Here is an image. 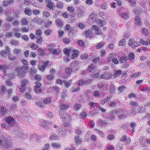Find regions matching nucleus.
<instances>
[{"label":"nucleus","instance_id":"f257e3e1","mask_svg":"<svg viewBox=\"0 0 150 150\" xmlns=\"http://www.w3.org/2000/svg\"><path fill=\"white\" fill-rule=\"evenodd\" d=\"M3 138L4 139L2 144L4 148L5 149L10 148L11 145V142L10 139V137L6 135Z\"/></svg>","mask_w":150,"mask_h":150},{"label":"nucleus","instance_id":"f03ea898","mask_svg":"<svg viewBox=\"0 0 150 150\" xmlns=\"http://www.w3.org/2000/svg\"><path fill=\"white\" fill-rule=\"evenodd\" d=\"M60 118L62 119L64 122H68L70 121V115L69 113L63 112H59Z\"/></svg>","mask_w":150,"mask_h":150},{"label":"nucleus","instance_id":"7ed1b4c3","mask_svg":"<svg viewBox=\"0 0 150 150\" xmlns=\"http://www.w3.org/2000/svg\"><path fill=\"white\" fill-rule=\"evenodd\" d=\"M28 69V67L27 66L25 68L23 67H19L16 68V70L17 71L16 72L18 73V75L20 77H23L24 76L25 69Z\"/></svg>","mask_w":150,"mask_h":150},{"label":"nucleus","instance_id":"20e7f679","mask_svg":"<svg viewBox=\"0 0 150 150\" xmlns=\"http://www.w3.org/2000/svg\"><path fill=\"white\" fill-rule=\"evenodd\" d=\"M4 120L8 124L11 126H13L15 123V119L12 117L8 116L4 118Z\"/></svg>","mask_w":150,"mask_h":150},{"label":"nucleus","instance_id":"39448f33","mask_svg":"<svg viewBox=\"0 0 150 150\" xmlns=\"http://www.w3.org/2000/svg\"><path fill=\"white\" fill-rule=\"evenodd\" d=\"M139 42L138 41H135L134 40L130 38L128 42L129 45L130 46H133V47H137L139 45H142L140 44V41Z\"/></svg>","mask_w":150,"mask_h":150},{"label":"nucleus","instance_id":"423d86ee","mask_svg":"<svg viewBox=\"0 0 150 150\" xmlns=\"http://www.w3.org/2000/svg\"><path fill=\"white\" fill-rule=\"evenodd\" d=\"M35 86L34 87V90L35 92L40 93L42 92L41 87L42 86L41 83L39 81L35 83Z\"/></svg>","mask_w":150,"mask_h":150},{"label":"nucleus","instance_id":"0eeeda50","mask_svg":"<svg viewBox=\"0 0 150 150\" xmlns=\"http://www.w3.org/2000/svg\"><path fill=\"white\" fill-rule=\"evenodd\" d=\"M50 123L44 120L43 122H42L41 123H40V125L41 127H42L47 129H50L49 126H50Z\"/></svg>","mask_w":150,"mask_h":150},{"label":"nucleus","instance_id":"6e6552de","mask_svg":"<svg viewBox=\"0 0 150 150\" xmlns=\"http://www.w3.org/2000/svg\"><path fill=\"white\" fill-rule=\"evenodd\" d=\"M9 48L8 46H6L5 50L1 51L0 52V54L4 57H6V54H8L10 52Z\"/></svg>","mask_w":150,"mask_h":150},{"label":"nucleus","instance_id":"1a4fd4ad","mask_svg":"<svg viewBox=\"0 0 150 150\" xmlns=\"http://www.w3.org/2000/svg\"><path fill=\"white\" fill-rule=\"evenodd\" d=\"M21 82L22 83L21 86L23 88L21 89L20 91L21 92H23L26 89V85L28 84V81L25 79H24Z\"/></svg>","mask_w":150,"mask_h":150},{"label":"nucleus","instance_id":"9d476101","mask_svg":"<svg viewBox=\"0 0 150 150\" xmlns=\"http://www.w3.org/2000/svg\"><path fill=\"white\" fill-rule=\"evenodd\" d=\"M59 107L60 109L59 110V112H64L63 110L67 109L69 107V105L67 104L61 103H60Z\"/></svg>","mask_w":150,"mask_h":150},{"label":"nucleus","instance_id":"9b49d317","mask_svg":"<svg viewBox=\"0 0 150 150\" xmlns=\"http://www.w3.org/2000/svg\"><path fill=\"white\" fill-rule=\"evenodd\" d=\"M86 36L87 38H91L93 36V31L92 30H88L85 32Z\"/></svg>","mask_w":150,"mask_h":150},{"label":"nucleus","instance_id":"f8f14e48","mask_svg":"<svg viewBox=\"0 0 150 150\" xmlns=\"http://www.w3.org/2000/svg\"><path fill=\"white\" fill-rule=\"evenodd\" d=\"M111 76L110 73H105L101 75L100 78L102 79H109L111 78Z\"/></svg>","mask_w":150,"mask_h":150},{"label":"nucleus","instance_id":"ddd939ff","mask_svg":"<svg viewBox=\"0 0 150 150\" xmlns=\"http://www.w3.org/2000/svg\"><path fill=\"white\" fill-rule=\"evenodd\" d=\"M77 13V16L79 18H81L84 15V11L81 9H78V10Z\"/></svg>","mask_w":150,"mask_h":150},{"label":"nucleus","instance_id":"4468645a","mask_svg":"<svg viewBox=\"0 0 150 150\" xmlns=\"http://www.w3.org/2000/svg\"><path fill=\"white\" fill-rule=\"evenodd\" d=\"M46 6L51 9H53L55 8L54 4L52 1H49L47 4Z\"/></svg>","mask_w":150,"mask_h":150},{"label":"nucleus","instance_id":"2eb2a0df","mask_svg":"<svg viewBox=\"0 0 150 150\" xmlns=\"http://www.w3.org/2000/svg\"><path fill=\"white\" fill-rule=\"evenodd\" d=\"M49 49L50 52L54 54H57L59 53L60 51L58 49L53 50V48H50Z\"/></svg>","mask_w":150,"mask_h":150},{"label":"nucleus","instance_id":"dca6fc26","mask_svg":"<svg viewBox=\"0 0 150 150\" xmlns=\"http://www.w3.org/2000/svg\"><path fill=\"white\" fill-rule=\"evenodd\" d=\"M58 129V132H62V134L63 136H64L67 134V132L65 130L64 128H62L61 127L59 126Z\"/></svg>","mask_w":150,"mask_h":150},{"label":"nucleus","instance_id":"f3484780","mask_svg":"<svg viewBox=\"0 0 150 150\" xmlns=\"http://www.w3.org/2000/svg\"><path fill=\"white\" fill-rule=\"evenodd\" d=\"M33 22L39 24H42L43 22V21L39 18H35L33 19Z\"/></svg>","mask_w":150,"mask_h":150},{"label":"nucleus","instance_id":"a211bd4d","mask_svg":"<svg viewBox=\"0 0 150 150\" xmlns=\"http://www.w3.org/2000/svg\"><path fill=\"white\" fill-rule=\"evenodd\" d=\"M96 133H98L99 135L102 138L104 137L105 136V134L104 132L99 129H96Z\"/></svg>","mask_w":150,"mask_h":150},{"label":"nucleus","instance_id":"6ab92c4d","mask_svg":"<svg viewBox=\"0 0 150 150\" xmlns=\"http://www.w3.org/2000/svg\"><path fill=\"white\" fill-rule=\"evenodd\" d=\"M140 42L141 44L147 45H150V39H149L146 41H145L143 39H140Z\"/></svg>","mask_w":150,"mask_h":150},{"label":"nucleus","instance_id":"aec40b11","mask_svg":"<svg viewBox=\"0 0 150 150\" xmlns=\"http://www.w3.org/2000/svg\"><path fill=\"white\" fill-rule=\"evenodd\" d=\"M7 109L4 107H2L0 109V111L1 113L3 115H5L6 113L7 112Z\"/></svg>","mask_w":150,"mask_h":150},{"label":"nucleus","instance_id":"412c9836","mask_svg":"<svg viewBox=\"0 0 150 150\" xmlns=\"http://www.w3.org/2000/svg\"><path fill=\"white\" fill-rule=\"evenodd\" d=\"M127 116V115L126 113H124V112H123L118 115V118L120 120H123L125 118H126Z\"/></svg>","mask_w":150,"mask_h":150},{"label":"nucleus","instance_id":"4be33fe9","mask_svg":"<svg viewBox=\"0 0 150 150\" xmlns=\"http://www.w3.org/2000/svg\"><path fill=\"white\" fill-rule=\"evenodd\" d=\"M127 60V58L126 56H122L119 59V62L121 63H125Z\"/></svg>","mask_w":150,"mask_h":150},{"label":"nucleus","instance_id":"5701e85b","mask_svg":"<svg viewBox=\"0 0 150 150\" xmlns=\"http://www.w3.org/2000/svg\"><path fill=\"white\" fill-rule=\"evenodd\" d=\"M141 72H136L132 75V77L133 79H135L137 77L141 76Z\"/></svg>","mask_w":150,"mask_h":150},{"label":"nucleus","instance_id":"b1692460","mask_svg":"<svg viewBox=\"0 0 150 150\" xmlns=\"http://www.w3.org/2000/svg\"><path fill=\"white\" fill-rule=\"evenodd\" d=\"M36 38L37 39L36 41V42L38 44H40L42 43L43 41V40L42 39L43 38L42 36H40V37L36 36Z\"/></svg>","mask_w":150,"mask_h":150},{"label":"nucleus","instance_id":"393cba45","mask_svg":"<svg viewBox=\"0 0 150 150\" xmlns=\"http://www.w3.org/2000/svg\"><path fill=\"white\" fill-rule=\"evenodd\" d=\"M122 74V71L120 70L115 71L114 74V76L115 77L120 76Z\"/></svg>","mask_w":150,"mask_h":150},{"label":"nucleus","instance_id":"a878e982","mask_svg":"<svg viewBox=\"0 0 150 150\" xmlns=\"http://www.w3.org/2000/svg\"><path fill=\"white\" fill-rule=\"evenodd\" d=\"M95 68L94 65L91 64L90 66L88 67L87 71L89 73H90L94 70Z\"/></svg>","mask_w":150,"mask_h":150},{"label":"nucleus","instance_id":"bb28decb","mask_svg":"<svg viewBox=\"0 0 150 150\" xmlns=\"http://www.w3.org/2000/svg\"><path fill=\"white\" fill-rule=\"evenodd\" d=\"M24 13L25 14L29 16L31 15L32 14L31 10L30 8H25Z\"/></svg>","mask_w":150,"mask_h":150},{"label":"nucleus","instance_id":"cd10ccee","mask_svg":"<svg viewBox=\"0 0 150 150\" xmlns=\"http://www.w3.org/2000/svg\"><path fill=\"white\" fill-rule=\"evenodd\" d=\"M42 34L41 30L40 29H37L35 32V35L36 36L40 37L42 36L41 35Z\"/></svg>","mask_w":150,"mask_h":150},{"label":"nucleus","instance_id":"c85d7f7f","mask_svg":"<svg viewBox=\"0 0 150 150\" xmlns=\"http://www.w3.org/2000/svg\"><path fill=\"white\" fill-rule=\"evenodd\" d=\"M87 113L85 112H83L80 113L79 116L81 119L85 118L87 116Z\"/></svg>","mask_w":150,"mask_h":150},{"label":"nucleus","instance_id":"c756f323","mask_svg":"<svg viewBox=\"0 0 150 150\" xmlns=\"http://www.w3.org/2000/svg\"><path fill=\"white\" fill-rule=\"evenodd\" d=\"M134 12L135 13H136L137 14L140 15L142 13V10L141 8H138L135 9Z\"/></svg>","mask_w":150,"mask_h":150},{"label":"nucleus","instance_id":"7c9ffc66","mask_svg":"<svg viewBox=\"0 0 150 150\" xmlns=\"http://www.w3.org/2000/svg\"><path fill=\"white\" fill-rule=\"evenodd\" d=\"M81 107V105L80 103H76L74 106V108L77 110H79Z\"/></svg>","mask_w":150,"mask_h":150},{"label":"nucleus","instance_id":"2f4dec72","mask_svg":"<svg viewBox=\"0 0 150 150\" xmlns=\"http://www.w3.org/2000/svg\"><path fill=\"white\" fill-rule=\"evenodd\" d=\"M73 52H74V53L72 54L71 57L72 59H75L78 56V54L77 53V51L73 50Z\"/></svg>","mask_w":150,"mask_h":150},{"label":"nucleus","instance_id":"473e14b6","mask_svg":"<svg viewBox=\"0 0 150 150\" xmlns=\"http://www.w3.org/2000/svg\"><path fill=\"white\" fill-rule=\"evenodd\" d=\"M74 139L75 140V142L77 144H81L82 142V141L81 140L80 138L78 136H76Z\"/></svg>","mask_w":150,"mask_h":150},{"label":"nucleus","instance_id":"72a5a7b5","mask_svg":"<svg viewBox=\"0 0 150 150\" xmlns=\"http://www.w3.org/2000/svg\"><path fill=\"white\" fill-rule=\"evenodd\" d=\"M12 100L16 103H17L20 100V99L18 96H15L13 97Z\"/></svg>","mask_w":150,"mask_h":150},{"label":"nucleus","instance_id":"f704fd0d","mask_svg":"<svg viewBox=\"0 0 150 150\" xmlns=\"http://www.w3.org/2000/svg\"><path fill=\"white\" fill-rule=\"evenodd\" d=\"M134 58V54L132 53H130L129 54L128 56V59L130 61H132Z\"/></svg>","mask_w":150,"mask_h":150},{"label":"nucleus","instance_id":"c9c22d12","mask_svg":"<svg viewBox=\"0 0 150 150\" xmlns=\"http://www.w3.org/2000/svg\"><path fill=\"white\" fill-rule=\"evenodd\" d=\"M71 50L70 49L69 50H68L67 48H65L63 50L64 53L66 56H70V52L71 51Z\"/></svg>","mask_w":150,"mask_h":150},{"label":"nucleus","instance_id":"e433bc0d","mask_svg":"<svg viewBox=\"0 0 150 150\" xmlns=\"http://www.w3.org/2000/svg\"><path fill=\"white\" fill-rule=\"evenodd\" d=\"M50 139L51 140L57 139L58 138V136L56 134H52L50 135Z\"/></svg>","mask_w":150,"mask_h":150},{"label":"nucleus","instance_id":"4c0bfd02","mask_svg":"<svg viewBox=\"0 0 150 150\" xmlns=\"http://www.w3.org/2000/svg\"><path fill=\"white\" fill-rule=\"evenodd\" d=\"M38 51L39 52L38 54L40 56H44L45 55V53L44 50H42L41 48H39L38 49Z\"/></svg>","mask_w":150,"mask_h":150},{"label":"nucleus","instance_id":"58836bf2","mask_svg":"<svg viewBox=\"0 0 150 150\" xmlns=\"http://www.w3.org/2000/svg\"><path fill=\"white\" fill-rule=\"evenodd\" d=\"M135 23L136 25H139L141 23V21L140 20L139 18L137 17H136L134 20Z\"/></svg>","mask_w":150,"mask_h":150},{"label":"nucleus","instance_id":"ea45409f","mask_svg":"<svg viewBox=\"0 0 150 150\" xmlns=\"http://www.w3.org/2000/svg\"><path fill=\"white\" fill-rule=\"evenodd\" d=\"M142 34L145 35H146L148 34L149 31L146 29L144 28H143L142 30Z\"/></svg>","mask_w":150,"mask_h":150},{"label":"nucleus","instance_id":"a19ab883","mask_svg":"<svg viewBox=\"0 0 150 150\" xmlns=\"http://www.w3.org/2000/svg\"><path fill=\"white\" fill-rule=\"evenodd\" d=\"M104 45V42H100L98 44L96 45V47L97 49H99L102 48Z\"/></svg>","mask_w":150,"mask_h":150},{"label":"nucleus","instance_id":"79ce46f5","mask_svg":"<svg viewBox=\"0 0 150 150\" xmlns=\"http://www.w3.org/2000/svg\"><path fill=\"white\" fill-rule=\"evenodd\" d=\"M108 120L110 121H113L115 120V117L114 115L111 114V113H108Z\"/></svg>","mask_w":150,"mask_h":150},{"label":"nucleus","instance_id":"37998d69","mask_svg":"<svg viewBox=\"0 0 150 150\" xmlns=\"http://www.w3.org/2000/svg\"><path fill=\"white\" fill-rule=\"evenodd\" d=\"M35 104L41 108H43L44 107V103L40 101L36 102Z\"/></svg>","mask_w":150,"mask_h":150},{"label":"nucleus","instance_id":"c03bdc74","mask_svg":"<svg viewBox=\"0 0 150 150\" xmlns=\"http://www.w3.org/2000/svg\"><path fill=\"white\" fill-rule=\"evenodd\" d=\"M96 18V16L95 14H91L88 17V19L89 21L95 20Z\"/></svg>","mask_w":150,"mask_h":150},{"label":"nucleus","instance_id":"a18cd8bd","mask_svg":"<svg viewBox=\"0 0 150 150\" xmlns=\"http://www.w3.org/2000/svg\"><path fill=\"white\" fill-rule=\"evenodd\" d=\"M110 99V97H107V98H105L104 99H103L101 101H100V103L101 104L103 105L106 102H107Z\"/></svg>","mask_w":150,"mask_h":150},{"label":"nucleus","instance_id":"49530a36","mask_svg":"<svg viewBox=\"0 0 150 150\" xmlns=\"http://www.w3.org/2000/svg\"><path fill=\"white\" fill-rule=\"evenodd\" d=\"M88 57V54L87 53H83L81 56V59H86Z\"/></svg>","mask_w":150,"mask_h":150},{"label":"nucleus","instance_id":"de8ad7c7","mask_svg":"<svg viewBox=\"0 0 150 150\" xmlns=\"http://www.w3.org/2000/svg\"><path fill=\"white\" fill-rule=\"evenodd\" d=\"M77 84L79 86H85L84 80L80 79L78 81Z\"/></svg>","mask_w":150,"mask_h":150},{"label":"nucleus","instance_id":"09e8293b","mask_svg":"<svg viewBox=\"0 0 150 150\" xmlns=\"http://www.w3.org/2000/svg\"><path fill=\"white\" fill-rule=\"evenodd\" d=\"M51 102V98L47 97L44 100V103L46 104H48Z\"/></svg>","mask_w":150,"mask_h":150},{"label":"nucleus","instance_id":"8fccbe9b","mask_svg":"<svg viewBox=\"0 0 150 150\" xmlns=\"http://www.w3.org/2000/svg\"><path fill=\"white\" fill-rule=\"evenodd\" d=\"M110 90L111 93H113L115 91V87L114 85L111 84L110 86Z\"/></svg>","mask_w":150,"mask_h":150},{"label":"nucleus","instance_id":"3c124183","mask_svg":"<svg viewBox=\"0 0 150 150\" xmlns=\"http://www.w3.org/2000/svg\"><path fill=\"white\" fill-rule=\"evenodd\" d=\"M117 114L120 115L123 112H124V111L123 109L121 108H117L116 109Z\"/></svg>","mask_w":150,"mask_h":150},{"label":"nucleus","instance_id":"603ef678","mask_svg":"<svg viewBox=\"0 0 150 150\" xmlns=\"http://www.w3.org/2000/svg\"><path fill=\"white\" fill-rule=\"evenodd\" d=\"M56 23L59 26H61L63 25V22L60 19H58L56 20Z\"/></svg>","mask_w":150,"mask_h":150},{"label":"nucleus","instance_id":"864d4df0","mask_svg":"<svg viewBox=\"0 0 150 150\" xmlns=\"http://www.w3.org/2000/svg\"><path fill=\"white\" fill-rule=\"evenodd\" d=\"M63 6V4L61 2L59 1L57 3L56 6L59 8H62Z\"/></svg>","mask_w":150,"mask_h":150},{"label":"nucleus","instance_id":"5fc2aeb1","mask_svg":"<svg viewBox=\"0 0 150 150\" xmlns=\"http://www.w3.org/2000/svg\"><path fill=\"white\" fill-rule=\"evenodd\" d=\"M72 83V80H70L65 83V86L67 88H68L71 84Z\"/></svg>","mask_w":150,"mask_h":150},{"label":"nucleus","instance_id":"6e6d98bb","mask_svg":"<svg viewBox=\"0 0 150 150\" xmlns=\"http://www.w3.org/2000/svg\"><path fill=\"white\" fill-rule=\"evenodd\" d=\"M125 43V40L124 39H122L121 40L119 43V45L120 46H123L124 45Z\"/></svg>","mask_w":150,"mask_h":150},{"label":"nucleus","instance_id":"4d7b16f0","mask_svg":"<svg viewBox=\"0 0 150 150\" xmlns=\"http://www.w3.org/2000/svg\"><path fill=\"white\" fill-rule=\"evenodd\" d=\"M52 146L53 147L56 149L59 148L60 147V144L56 143H52Z\"/></svg>","mask_w":150,"mask_h":150},{"label":"nucleus","instance_id":"13d9d810","mask_svg":"<svg viewBox=\"0 0 150 150\" xmlns=\"http://www.w3.org/2000/svg\"><path fill=\"white\" fill-rule=\"evenodd\" d=\"M54 78V76L53 74L47 75L46 78L48 80H52Z\"/></svg>","mask_w":150,"mask_h":150},{"label":"nucleus","instance_id":"bf43d9fd","mask_svg":"<svg viewBox=\"0 0 150 150\" xmlns=\"http://www.w3.org/2000/svg\"><path fill=\"white\" fill-rule=\"evenodd\" d=\"M129 104L130 105L134 107H137L138 105L137 102L131 100L129 102Z\"/></svg>","mask_w":150,"mask_h":150},{"label":"nucleus","instance_id":"052dcab7","mask_svg":"<svg viewBox=\"0 0 150 150\" xmlns=\"http://www.w3.org/2000/svg\"><path fill=\"white\" fill-rule=\"evenodd\" d=\"M6 88L5 86H3L0 90V94H4L6 91Z\"/></svg>","mask_w":150,"mask_h":150},{"label":"nucleus","instance_id":"680f3d73","mask_svg":"<svg viewBox=\"0 0 150 150\" xmlns=\"http://www.w3.org/2000/svg\"><path fill=\"white\" fill-rule=\"evenodd\" d=\"M34 79L35 80L40 81L42 80V76L40 75L36 74L35 77Z\"/></svg>","mask_w":150,"mask_h":150},{"label":"nucleus","instance_id":"e2e57ef3","mask_svg":"<svg viewBox=\"0 0 150 150\" xmlns=\"http://www.w3.org/2000/svg\"><path fill=\"white\" fill-rule=\"evenodd\" d=\"M121 17L123 19H127L128 17V14L125 12L122 13L121 15Z\"/></svg>","mask_w":150,"mask_h":150},{"label":"nucleus","instance_id":"0e129e2a","mask_svg":"<svg viewBox=\"0 0 150 150\" xmlns=\"http://www.w3.org/2000/svg\"><path fill=\"white\" fill-rule=\"evenodd\" d=\"M51 30L50 29H47L45 30L44 32V33L46 36L49 35L51 33Z\"/></svg>","mask_w":150,"mask_h":150},{"label":"nucleus","instance_id":"69168bd1","mask_svg":"<svg viewBox=\"0 0 150 150\" xmlns=\"http://www.w3.org/2000/svg\"><path fill=\"white\" fill-rule=\"evenodd\" d=\"M97 103H94L93 102H90L89 103V105L90 107L92 108H95V106H96L97 105Z\"/></svg>","mask_w":150,"mask_h":150},{"label":"nucleus","instance_id":"338daca9","mask_svg":"<svg viewBox=\"0 0 150 150\" xmlns=\"http://www.w3.org/2000/svg\"><path fill=\"white\" fill-rule=\"evenodd\" d=\"M78 45L83 47L84 45V43L82 40H78L77 42Z\"/></svg>","mask_w":150,"mask_h":150},{"label":"nucleus","instance_id":"774afa93","mask_svg":"<svg viewBox=\"0 0 150 150\" xmlns=\"http://www.w3.org/2000/svg\"><path fill=\"white\" fill-rule=\"evenodd\" d=\"M78 62H76L75 60H74L72 62H71L70 64L71 67H75L78 65Z\"/></svg>","mask_w":150,"mask_h":150}]
</instances>
